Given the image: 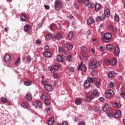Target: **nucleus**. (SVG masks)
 Returning <instances> with one entry per match:
<instances>
[{"label":"nucleus","mask_w":125,"mask_h":125,"mask_svg":"<svg viewBox=\"0 0 125 125\" xmlns=\"http://www.w3.org/2000/svg\"><path fill=\"white\" fill-rule=\"evenodd\" d=\"M97 96H99V92H98V90L95 89L92 94H89L86 95L85 98V100L86 102H90L92 99H94V98Z\"/></svg>","instance_id":"nucleus-1"},{"label":"nucleus","mask_w":125,"mask_h":125,"mask_svg":"<svg viewBox=\"0 0 125 125\" xmlns=\"http://www.w3.org/2000/svg\"><path fill=\"white\" fill-rule=\"evenodd\" d=\"M112 37L113 35H112L111 33H106L104 34V36L102 38V41L103 42H109L111 41Z\"/></svg>","instance_id":"nucleus-2"},{"label":"nucleus","mask_w":125,"mask_h":125,"mask_svg":"<svg viewBox=\"0 0 125 125\" xmlns=\"http://www.w3.org/2000/svg\"><path fill=\"white\" fill-rule=\"evenodd\" d=\"M89 68L91 70H93L94 69H97L99 66H100V62L97 61H94L91 62L89 65Z\"/></svg>","instance_id":"nucleus-3"},{"label":"nucleus","mask_w":125,"mask_h":125,"mask_svg":"<svg viewBox=\"0 0 125 125\" xmlns=\"http://www.w3.org/2000/svg\"><path fill=\"white\" fill-rule=\"evenodd\" d=\"M63 6V3L60 0H56L55 2V8L56 10H59Z\"/></svg>","instance_id":"nucleus-4"},{"label":"nucleus","mask_w":125,"mask_h":125,"mask_svg":"<svg viewBox=\"0 0 125 125\" xmlns=\"http://www.w3.org/2000/svg\"><path fill=\"white\" fill-rule=\"evenodd\" d=\"M114 95V91L112 90H108L105 93V96L106 98H111Z\"/></svg>","instance_id":"nucleus-5"},{"label":"nucleus","mask_w":125,"mask_h":125,"mask_svg":"<svg viewBox=\"0 0 125 125\" xmlns=\"http://www.w3.org/2000/svg\"><path fill=\"white\" fill-rule=\"evenodd\" d=\"M49 68H50L51 73H54L55 71L59 70V66L57 65H53L52 66H49Z\"/></svg>","instance_id":"nucleus-6"},{"label":"nucleus","mask_w":125,"mask_h":125,"mask_svg":"<svg viewBox=\"0 0 125 125\" xmlns=\"http://www.w3.org/2000/svg\"><path fill=\"white\" fill-rule=\"evenodd\" d=\"M42 102L39 101L35 102L33 103V105L34 106V107H35V108H42Z\"/></svg>","instance_id":"nucleus-7"},{"label":"nucleus","mask_w":125,"mask_h":125,"mask_svg":"<svg viewBox=\"0 0 125 125\" xmlns=\"http://www.w3.org/2000/svg\"><path fill=\"white\" fill-rule=\"evenodd\" d=\"M48 98V93L44 92L41 97V100H46Z\"/></svg>","instance_id":"nucleus-8"},{"label":"nucleus","mask_w":125,"mask_h":125,"mask_svg":"<svg viewBox=\"0 0 125 125\" xmlns=\"http://www.w3.org/2000/svg\"><path fill=\"white\" fill-rule=\"evenodd\" d=\"M114 53L115 56H119L120 55V48L119 47L114 48Z\"/></svg>","instance_id":"nucleus-9"},{"label":"nucleus","mask_w":125,"mask_h":125,"mask_svg":"<svg viewBox=\"0 0 125 125\" xmlns=\"http://www.w3.org/2000/svg\"><path fill=\"white\" fill-rule=\"evenodd\" d=\"M87 81L89 82L90 83H93L94 82L97 81V78L94 77H88Z\"/></svg>","instance_id":"nucleus-10"},{"label":"nucleus","mask_w":125,"mask_h":125,"mask_svg":"<svg viewBox=\"0 0 125 125\" xmlns=\"http://www.w3.org/2000/svg\"><path fill=\"white\" fill-rule=\"evenodd\" d=\"M122 116V114L121 113V111L120 110H118L115 113H114L113 114V117H114V118H121V117Z\"/></svg>","instance_id":"nucleus-11"},{"label":"nucleus","mask_w":125,"mask_h":125,"mask_svg":"<svg viewBox=\"0 0 125 125\" xmlns=\"http://www.w3.org/2000/svg\"><path fill=\"white\" fill-rule=\"evenodd\" d=\"M44 87L47 91H51L52 90V86L51 85L46 84L44 85Z\"/></svg>","instance_id":"nucleus-12"},{"label":"nucleus","mask_w":125,"mask_h":125,"mask_svg":"<svg viewBox=\"0 0 125 125\" xmlns=\"http://www.w3.org/2000/svg\"><path fill=\"white\" fill-rule=\"evenodd\" d=\"M87 23L88 25H91L92 23H94V19L92 17H89L87 19Z\"/></svg>","instance_id":"nucleus-13"},{"label":"nucleus","mask_w":125,"mask_h":125,"mask_svg":"<svg viewBox=\"0 0 125 125\" xmlns=\"http://www.w3.org/2000/svg\"><path fill=\"white\" fill-rule=\"evenodd\" d=\"M78 70H81V71H85L86 70V66L85 65H80L78 68Z\"/></svg>","instance_id":"nucleus-14"},{"label":"nucleus","mask_w":125,"mask_h":125,"mask_svg":"<svg viewBox=\"0 0 125 125\" xmlns=\"http://www.w3.org/2000/svg\"><path fill=\"white\" fill-rule=\"evenodd\" d=\"M4 60L6 62H9L11 60L10 56L8 54H6L4 57Z\"/></svg>","instance_id":"nucleus-15"},{"label":"nucleus","mask_w":125,"mask_h":125,"mask_svg":"<svg viewBox=\"0 0 125 125\" xmlns=\"http://www.w3.org/2000/svg\"><path fill=\"white\" fill-rule=\"evenodd\" d=\"M65 47L69 49V50H72L73 49V45L71 43H67L65 44Z\"/></svg>","instance_id":"nucleus-16"},{"label":"nucleus","mask_w":125,"mask_h":125,"mask_svg":"<svg viewBox=\"0 0 125 125\" xmlns=\"http://www.w3.org/2000/svg\"><path fill=\"white\" fill-rule=\"evenodd\" d=\"M104 15V17L105 18H106V17H108V16H110V10L109 9H106L104 11V15Z\"/></svg>","instance_id":"nucleus-17"},{"label":"nucleus","mask_w":125,"mask_h":125,"mask_svg":"<svg viewBox=\"0 0 125 125\" xmlns=\"http://www.w3.org/2000/svg\"><path fill=\"white\" fill-rule=\"evenodd\" d=\"M97 21H103V20H105V15H102L101 17L100 16H98L97 17L96 19Z\"/></svg>","instance_id":"nucleus-18"},{"label":"nucleus","mask_w":125,"mask_h":125,"mask_svg":"<svg viewBox=\"0 0 125 125\" xmlns=\"http://www.w3.org/2000/svg\"><path fill=\"white\" fill-rule=\"evenodd\" d=\"M107 77L108 78H114L115 77V72L114 71H109L108 73Z\"/></svg>","instance_id":"nucleus-19"},{"label":"nucleus","mask_w":125,"mask_h":125,"mask_svg":"<svg viewBox=\"0 0 125 125\" xmlns=\"http://www.w3.org/2000/svg\"><path fill=\"white\" fill-rule=\"evenodd\" d=\"M107 87L108 88H114L115 87V83L114 82H110L108 84H107Z\"/></svg>","instance_id":"nucleus-20"},{"label":"nucleus","mask_w":125,"mask_h":125,"mask_svg":"<svg viewBox=\"0 0 125 125\" xmlns=\"http://www.w3.org/2000/svg\"><path fill=\"white\" fill-rule=\"evenodd\" d=\"M95 8L96 11H99L100 10V9L101 8V5L99 3H97L96 5H95Z\"/></svg>","instance_id":"nucleus-21"},{"label":"nucleus","mask_w":125,"mask_h":125,"mask_svg":"<svg viewBox=\"0 0 125 125\" xmlns=\"http://www.w3.org/2000/svg\"><path fill=\"white\" fill-rule=\"evenodd\" d=\"M44 55L45 57H47V58H50V57H51V56H52L51 53H50L49 52H47V51L45 52Z\"/></svg>","instance_id":"nucleus-22"},{"label":"nucleus","mask_w":125,"mask_h":125,"mask_svg":"<svg viewBox=\"0 0 125 125\" xmlns=\"http://www.w3.org/2000/svg\"><path fill=\"white\" fill-rule=\"evenodd\" d=\"M82 99L78 98L75 100V104L76 105H81L82 104Z\"/></svg>","instance_id":"nucleus-23"},{"label":"nucleus","mask_w":125,"mask_h":125,"mask_svg":"<svg viewBox=\"0 0 125 125\" xmlns=\"http://www.w3.org/2000/svg\"><path fill=\"white\" fill-rule=\"evenodd\" d=\"M110 64L113 66H115L117 64V59L116 58H113L111 61H110Z\"/></svg>","instance_id":"nucleus-24"},{"label":"nucleus","mask_w":125,"mask_h":125,"mask_svg":"<svg viewBox=\"0 0 125 125\" xmlns=\"http://www.w3.org/2000/svg\"><path fill=\"white\" fill-rule=\"evenodd\" d=\"M109 109V106L108 105V104H105L104 107L103 108V111L104 112H107Z\"/></svg>","instance_id":"nucleus-25"},{"label":"nucleus","mask_w":125,"mask_h":125,"mask_svg":"<svg viewBox=\"0 0 125 125\" xmlns=\"http://www.w3.org/2000/svg\"><path fill=\"white\" fill-rule=\"evenodd\" d=\"M114 48V46L112 44H108L106 46V49L107 50H111L112 48Z\"/></svg>","instance_id":"nucleus-26"},{"label":"nucleus","mask_w":125,"mask_h":125,"mask_svg":"<svg viewBox=\"0 0 125 125\" xmlns=\"http://www.w3.org/2000/svg\"><path fill=\"white\" fill-rule=\"evenodd\" d=\"M0 101L1 102H2L4 104H5V103H6V102H7V99L4 97H2L0 98Z\"/></svg>","instance_id":"nucleus-27"},{"label":"nucleus","mask_w":125,"mask_h":125,"mask_svg":"<svg viewBox=\"0 0 125 125\" xmlns=\"http://www.w3.org/2000/svg\"><path fill=\"white\" fill-rule=\"evenodd\" d=\"M90 86V83L87 80H86L84 83V87H89Z\"/></svg>","instance_id":"nucleus-28"},{"label":"nucleus","mask_w":125,"mask_h":125,"mask_svg":"<svg viewBox=\"0 0 125 125\" xmlns=\"http://www.w3.org/2000/svg\"><path fill=\"white\" fill-rule=\"evenodd\" d=\"M26 98L29 100H31L32 98V94L30 93H27L26 94Z\"/></svg>","instance_id":"nucleus-29"},{"label":"nucleus","mask_w":125,"mask_h":125,"mask_svg":"<svg viewBox=\"0 0 125 125\" xmlns=\"http://www.w3.org/2000/svg\"><path fill=\"white\" fill-rule=\"evenodd\" d=\"M73 36H74L73 32H70L68 35V40H72V39H73Z\"/></svg>","instance_id":"nucleus-30"},{"label":"nucleus","mask_w":125,"mask_h":125,"mask_svg":"<svg viewBox=\"0 0 125 125\" xmlns=\"http://www.w3.org/2000/svg\"><path fill=\"white\" fill-rule=\"evenodd\" d=\"M80 58L82 60H83V61H85V62L87 61V60L88 59V58H87V57L84 56L83 54H82V56H80Z\"/></svg>","instance_id":"nucleus-31"},{"label":"nucleus","mask_w":125,"mask_h":125,"mask_svg":"<svg viewBox=\"0 0 125 125\" xmlns=\"http://www.w3.org/2000/svg\"><path fill=\"white\" fill-rule=\"evenodd\" d=\"M29 29H30V25H29V24H26L24 25V30L25 32H28Z\"/></svg>","instance_id":"nucleus-32"},{"label":"nucleus","mask_w":125,"mask_h":125,"mask_svg":"<svg viewBox=\"0 0 125 125\" xmlns=\"http://www.w3.org/2000/svg\"><path fill=\"white\" fill-rule=\"evenodd\" d=\"M114 20L115 21H116V22H119L120 21V17H119L117 14H115Z\"/></svg>","instance_id":"nucleus-33"},{"label":"nucleus","mask_w":125,"mask_h":125,"mask_svg":"<svg viewBox=\"0 0 125 125\" xmlns=\"http://www.w3.org/2000/svg\"><path fill=\"white\" fill-rule=\"evenodd\" d=\"M56 37L58 40H61V39L63 38V37H62V35H61V33L59 32L57 34V35Z\"/></svg>","instance_id":"nucleus-34"},{"label":"nucleus","mask_w":125,"mask_h":125,"mask_svg":"<svg viewBox=\"0 0 125 125\" xmlns=\"http://www.w3.org/2000/svg\"><path fill=\"white\" fill-rule=\"evenodd\" d=\"M47 124L49 125H53V124H54V119L53 118H51L50 120L48 121Z\"/></svg>","instance_id":"nucleus-35"},{"label":"nucleus","mask_w":125,"mask_h":125,"mask_svg":"<svg viewBox=\"0 0 125 125\" xmlns=\"http://www.w3.org/2000/svg\"><path fill=\"white\" fill-rule=\"evenodd\" d=\"M50 28L51 31H53L56 28V25L55 23H52L50 25Z\"/></svg>","instance_id":"nucleus-36"},{"label":"nucleus","mask_w":125,"mask_h":125,"mask_svg":"<svg viewBox=\"0 0 125 125\" xmlns=\"http://www.w3.org/2000/svg\"><path fill=\"white\" fill-rule=\"evenodd\" d=\"M57 59L59 62H62V60H63V58L62 55H59L57 57Z\"/></svg>","instance_id":"nucleus-37"},{"label":"nucleus","mask_w":125,"mask_h":125,"mask_svg":"<svg viewBox=\"0 0 125 125\" xmlns=\"http://www.w3.org/2000/svg\"><path fill=\"white\" fill-rule=\"evenodd\" d=\"M21 19L22 21H26V16L23 14H21Z\"/></svg>","instance_id":"nucleus-38"},{"label":"nucleus","mask_w":125,"mask_h":125,"mask_svg":"<svg viewBox=\"0 0 125 125\" xmlns=\"http://www.w3.org/2000/svg\"><path fill=\"white\" fill-rule=\"evenodd\" d=\"M101 85V83H100V82H96L95 83V86L96 87H100Z\"/></svg>","instance_id":"nucleus-39"},{"label":"nucleus","mask_w":125,"mask_h":125,"mask_svg":"<svg viewBox=\"0 0 125 125\" xmlns=\"http://www.w3.org/2000/svg\"><path fill=\"white\" fill-rule=\"evenodd\" d=\"M45 38L47 40H51V38H52V35L47 34L45 36Z\"/></svg>","instance_id":"nucleus-40"},{"label":"nucleus","mask_w":125,"mask_h":125,"mask_svg":"<svg viewBox=\"0 0 125 125\" xmlns=\"http://www.w3.org/2000/svg\"><path fill=\"white\" fill-rule=\"evenodd\" d=\"M66 60L67 61H68V62H72V56L71 55L67 56L66 57Z\"/></svg>","instance_id":"nucleus-41"},{"label":"nucleus","mask_w":125,"mask_h":125,"mask_svg":"<svg viewBox=\"0 0 125 125\" xmlns=\"http://www.w3.org/2000/svg\"><path fill=\"white\" fill-rule=\"evenodd\" d=\"M113 107H117V108H121V104L118 103H115L113 104Z\"/></svg>","instance_id":"nucleus-42"},{"label":"nucleus","mask_w":125,"mask_h":125,"mask_svg":"<svg viewBox=\"0 0 125 125\" xmlns=\"http://www.w3.org/2000/svg\"><path fill=\"white\" fill-rule=\"evenodd\" d=\"M88 7H89L90 8L95 7V4L94 3H89Z\"/></svg>","instance_id":"nucleus-43"},{"label":"nucleus","mask_w":125,"mask_h":125,"mask_svg":"<svg viewBox=\"0 0 125 125\" xmlns=\"http://www.w3.org/2000/svg\"><path fill=\"white\" fill-rule=\"evenodd\" d=\"M104 61L106 65H110L111 64V61H109V60L104 59Z\"/></svg>","instance_id":"nucleus-44"},{"label":"nucleus","mask_w":125,"mask_h":125,"mask_svg":"<svg viewBox=\"0 0 125 125\" xmlns=\"http://www.w3.org/2000/svg\"><path fill=\"white\" fill-rule=\"evenodd\" d=\"M21 107L22 108H24V109H26L27 105V103H22L21 105Z\"/></svg>","instance_id":"nucleus-45"},{"label":"nucleus","mask_w":125,"mask_h":125,"mask_svg":"<svg viewBox=\"0 0 125 125\" xmlns=\"http://www.w3.org/2000/svg\"><path fill=\"white\" fill-rule=\"evenodd\" d=\"M45 104H46V105H49V104H50V100L46 99L45 100Z\"/></svg>","instance_id":"nucleus-46"},{"label":"nucleus","mask_w":125,"mask_h":125,"mask_svg":"<svg viewBox=\"0 0 125 125\" xmlns=\"http://www.w3.org/2000/svg\"><path fill=\"white\" fill-rule=\"evenodd\" d=\"M31 83H31V82L29 81H25L24 82V84H25V85L27 86L31 85Z\"/></svg>","instance_id":"nucleus-47"},{"label":"nucleus","mask_w":125,"mask_h":125,"mask_svg":"<svg viewBox=\"0 0 125 125\" xmlns=\"http://www.w3.org/2000/svg\"><path fill=\"white\" fill-rule=\"evenodd\" d=\"M84 5L85 6H88V5H89V0H85L84 1Z\"/></svg>","instance_id":"nucleus-48"},{"label":"nucleus","mask_w":125,"mask_h":125,"mask_svg":"<svg viewBox=\"0 0 125 125\" xmlns=\"http://www.w3.org/2000/svg\"><path fill=\"white\" fill-rule=\"evenodd\" d=\"M82 51L83 52H86V47L85 46H83V47H82Z\"/></svg>","instance_id":"nucleus-49"},{"label":"nucleus","mask_w":125,"mask_h":125,"mask_svg":"<svg viewBox=\"0 0 125 125\" xmlns=\"http://www.w3.org/2000/svg\"><path fill=\"white\" fill-rule=\"evenodd\" d=\"M100 110V106H97L95 109V112H98Z\"/></svg>","instance_id":"nucleus-50"},{"label":"nucleus","mask_w":125,"mask_h":125,"mask_svg":"<svg viewBox=\"0 0 125 125\" xmlns=\"http://www.w3.org/2000/svg\"><path fill=\"white\" fill-rule=\"evenodd\" d=\"M53 76L55 79H58L59 78L58 74L57 73H54Z\"/></svg>","instance_id":"nucleus-51"},{"label":"nucleus","mask_w":125,"mask_h":125,"mask_svg":"<svg viewBox=\"0 0 125 125\" xmlns=\"http://www.w3.org/2000/svg\"><path fill=\"white\" fill-rule=\"evenodd\" d=\"M36 43H37V44H41L42 43V41L40 40H37L36 42Z\"/></svg>","instance_id":"nucleus-52"},{"label":"nucleus","mask_w":125,"mask_h":125,"mask_svg":"<svg viewBox=\"0 0 125 125\" xmlns=\"http://www.w3.org/2000/svg\"><path fill=\"white\" fill-rule=\"evenodd\" d=\"M121 97H122L123 98L125 99V92H122L121 94Z\"/></svg>","instance_id":"nucleus-53"},{"label":"nucleus","mask_w":125,"mask_h":125,"mask_svg":"<svg viewBox=\"0 0 125 125\" xmlns=\"http://www.w3.org/2000/svg\"><path fill=\"white\" fill-rule=\"evenodd\" d=\"M26 59L28 62H30L32 60L31 57H30L29 56H28L27 57Z\"/></svg>","instance_id":"nucleus-54"},{"label":"nucleus","mask_w":125,"mask_h":125,"mask_svg":"<svg viewBox=\"0 0 125 125\" xmlns=\"http://www.w3.org/2000/svg\"><path fill=\"white\" fill-rule=\"evenodd\" d=\"M68 71L69 72H74V68H73V67L68 68Z\"/></svg>","instance_id":"nucleus-55"},{"label":"nucleus","mask_w":125,"mask_h":125,"mask_svg":"<svg viewBox=\"0 0 125 125\" xmlns=\"http://www.w3.org/2000/svg\"><path fill=\"white\" fill-rule=\"evenodd\" d=\"M20 62V58H19L16 62L15 63V65H17Z\"/></svg>","instance_id":"nucleus-56"},{"label":"nucleus","mask_w":125,"mask_h":125,"mask_svg":"<svg viewBox=\"0 0 125 125\" xmlns=\"http://www.w3.org/2000/svg\"><path fill=\"white\" fill-rule=\"evenodd\" d=\"M78 125H85V122H80V123L78 124Z\"/></svg>","instance_id":"nucleus-57"},{"label":"nucleus","mask_w":125,"mask_h":125,"mask_svg":"<svg viewBox=\"0 0 125 125\" xmlns=\"http://www.w3.org/2000/svg\"><path fill=\"white\" fill-rule=\"evenodd\" d=\"M112 30L114 33H116L117 32V28L116 27H112Z\"/></svg>","instance_id":"nucleus-58"},{"label":"nucleus","mask_w":125,"mask_h":125,"mask_svg":"<svg viewBox=\"0 0 125 125\" xmlns=\"http://www.w3.org/2000/svg\"><path fill=\"white\" fill-rule=\"evenodd\" d=\"M59 52H63V47H60L59 48Z\"/></svg>","instance_id":"nucleus-59"},{"label":"nucleus","mask_w":125,"mask_h":125,"mask_svg":"<svg viewBox=\"0 0 125 125\" xmlns=\"http://www.w3.org/2000/svg\"><path fill=\"white\" fill-rule=\"evenodd\" d=\"M62 125H68V122L67 121H64L62 122Z\"/></svg>","instance_id":"nucleus-60"},{"label":"nucleus","mask_w":125,"mask_h":125,"mask_svg":"<svg viewBox=\"0 0 125 125\" xmlns=\"http://www.w3.org/2000/svg\"><path fill=\"white\" fill-rule=\"evenodd\" d=\"M44 7H45V9H49V6L47 5H44Z\"/></svg>","instance_id":"nucleus-61"},{"label":"nucleus","mask_w":125,"mask_h":125,"mask_svg":"<svg viewBox=\"0 0 125 125\" xmlns=\"http://www.w3.org/2000/svg\"><path fill=\"white\" fill-rule=\"evenodd\" d=\"M99 100L100 101H101V102H103V101H104V98L103 97H101L99 98Z\"/></svg>","instance_id":"nucleus-62"},{"label":"nucleus","mask_w":125,"mask_h":125,"mask_svg":"<svg viewBox=\"0 0 125 125\" xmlns=\"http://www.w3.org/2000/svg\"><path fill=\"white\" fill-rule=\"evenodd\" d=\"M77 1L79 3H82V2H83L84 1V0H77Z\"/></svg>","instance_id":"nucleus-63"},{"label":"nucleus","mask_w":125,"mask_h":125,"mask_svg":"<svg viewBox=\"0 0 125 125\" xmlns=\"http://www.w3.org/2000/svg\"><path fill=\"white\" fill-rule=\"evenodd\" d=\"M49 48V46H48V45H46L44 47V49L45 50H47V49H48Z\"/></svg>","instance_id":"nucleus-64"}]
</instances>
